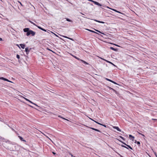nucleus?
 I'll return each mask as SVG.
<instances>
[{
	"instance_id": "nucleus-1",
	"label": "nucleus",
	"mask_w": 157,
	"mask_h": 157,
	"mask_svg": "<svg viewBox=\"0 0 157 157\" xmlns=\"http://www.w3.org/2000/svg\"><path fill=\"white\" fill-rule=\"evenodd\" d=\"M23 31L25 32H26V35L29 36L30 35H31L32 36H34L36 34L35 32L30 30L29 28H25L23 29Z\"/></svg>"
},
{
	"instance_id": "nucleus-2",
	"label": "nucleus",
	"mask_w": 157,
	"mask_h": 157,
	"mask_svg": "<svg viewBox=\"0 0 157 157\" xmlns=\"http://www.w3.org/2000/svg\"><path fill=\"white\" fill-rule=\"evenodd\" d=\"M16 146L15 144H11L10 146V149L11 150H15L16 149Z\"/></svg>"
},
{
	"instance_id": "nucleus-3",
	"label": "nucleus",
	"mask_w": 157,
	"mask_h": 157,
	"mask_svg": "<svg viewBox=\"0 0 157 157\" xmlns=\"http://www.w3.org/2000/svg\"><path fill=\"white\" fill-rule=\"evenodd\" d=\"M31 48H30L29 49L28 47L26 48H25V51L26 52V53L27 54H28L30 51L31 50Z\"/></svg>"
},
{
	"instance_id": "nucleus-4",
	"label": "nucleus",
	"mask_w": 157,
	"mask_h": 157,
	"mask_svg": "<svg viewBox=\"0 0 157 157\" xmlns=\"http://www.w3.org/2000/svg\"><path fill=\"white\" fill-rule=\"evenodd\" d=\"M101 59H103V60L107 62H108V63H110V64H111L113 65L114 66L116 67V66L115 65H114V64H113L111 62L109 61H108V60H106V59H103L102 58H101Z\"/></svg>"
},
{
	"instance_id": "nucleus-5",
	"label": "nucleus",
	"mask_w": 157,
	"mask_h": 157,
	"mask_svg": "<svg viewBox=\"0 0 157 157\" xmlns=\"http://www.w3.org/2000/svg\"><path fill=\"white\" fill-rule=\"evenodd\" d=\"M93 2L94 3V4H95L98 5V6H101V5L99 3H98V2H97L96 1H93Z\"/></svg>"
},
{
	"instance_id": "nucleus-6",
	"label": "nucleus",
	"mask_w": 157,
	"mask_h": 157,
	"mask_svg": "<svg viewBox=\"0 0 157 157\" xmlns=\"http://www.w3.org/2000/svg\"><path fill=\"white\" fill-rule=\"evenodd\" d=\"M114 128L116 129L118 131L121 132V130L117 126H114L113 127Z\"/></svg>"
},
{
	"instance_id": "nucleus-7",
	"label": "nucleus",
	"mask_w": 157,
	"mask_h": 157,
	"mask_svg": "<svg viewBox=\"0 0 157 157\" xmlns=\"http://www.w3.org/2000/svg\"><path fill=\"white\" fill-rule=\"evenodd\" d=\"M129 136L130 139L131 140L133 141L134 137L133 136H132L131 135H129Z\"/></svg>"
},
{
	"instance_id": "nucleus-8",
	"label": "nucleus",
	"mask_w": 157,
	"mask_h": 157,
	"mask_svg": "<svg viewBox=\"0 0 157 157\" xmlns=\"http://www.w3.org/2000/svg\"><path fill=\"white\" fill-rule=\"evenodd\" d=\"M18 137L19 138V139L22 141L26 142V140L23 139V138L21 136H18Z\"/></svg>"
},
{
	"instance_id": "nucleus-9",
	"label": "nucleus",
	"mask_w": 157,
	"mask_h": 157,
	"mask_svg": "<svg viewBox=\"0 0 157 157\" xmlns=\"http://www.w3.org/2000/svg\"><path fill=\"white\" fill-rule=\"evenodd\" d=\"M90 128L92 129V130H94L96 131H97V132H101V131H100V130H99L98 129H96V128H91V127H90Z\"/></svg>"
},
{
	"instance_id": "nucleus-10",
	"label": "nucleus",
	"mask_w": 157,
	"mask_h": 157,
	"mask_svg": "<svg viewBox=\"0 0 157 157\" xmlns=\"http://www.w3.org/2000/svg\"><path fill=\"white\" fill-rule=\"evenodd\" d=\"M63 37H64V38H67V39H68L70 40H71L72 41H74V40L72 39V38H69L67 36H62Z\"/></svg>"
},
{
	"instance_id": "nucleus-11",
	"label": "nucleus",
	"mask_w": 157,
	"mask_h": 157,
	"mask_svg": "<svg viewBox=\"0 0 157 157\" xmlns=\"http://www.w3.org/2000/svg\"><path fill=\"white\" fill-rule=\"evenodd\" d=\"M93 20L96 22H97L100 23H105V22L103 21H100L97 20L96 19H94Z\"/></svg>"
},
{
	"instance_id": "nucleus-12",
	"label": "nucleus",
	"mask_w": 157,
	"mask_h": 157,
	"mask_svg": "<svg viewBox=\"0 0 157 157\" xmlns=\"http://www.w3.org/2000/svg\"><path fill=\"white\" fill-rule=\"evenodd\" d=\"M20 45L22 49H24L25 47V45L23 44H20Z\"/></svg>"
},
{
	"instance_id": "nucleus-13",
	"label": "nucleus",
	"mask_w": 157,
	"mask_h": 157,
	"mask_svg": "<svg viewBox=\"0 0 157 157\" xmlns=\"http://www.w3.org/2000/svg\"><path fill=\"white\" fill-rule=\"evenodd\" d=\"M80 61L83 63L84 64H89L87 63L86 62V61L82 60V59H81L80 60Z\"/></svg>"
},
{
	"instance_id": "nucleus-14",
	"label": "nucleus",
	"mask_w": 157,
	"mask_h": 157,
	"mask_svg": "<svg viewBox=\"0 0 157 157\" xmlns=\"http://www.w3.org/2000/svg\"><path fill=\"white\" fill-rule=\"evenodd\" d=\"M25 99L26 100V101H29L30 102H31V103H32V104H34V105H36V106H37V105H36V104H34V103H33L32 101H30L29 100V99H27V98H25Z\"/></svg>"
},
{
	"instance_id": "nucleus-15",
	"label": "nucleus",
	"mask_w": 157,
	"mask_h": 157,
	"mask_svg": "<svg viewBox=\"0 0 157 157\" xmlns=\"http://www.w3.org/2000/svg\"><path fill=\"white\" fill-rule=\"evenodd\" d=\"M86 29V30H87L89 31H90V32H92V33H97L96 32H95V31H93L92 30H90V29Z\"/></svg>"
},
{
	"instance_id": "nucleus-16",
	"label": "nucleus",
	"mask_w": 157,
	"mask_h": 157,
	"mask_svg": "<svg viewBox=\"0 0 157 157\" xmlns=\"http://www.w3.org/2000/svg\"><path fill=\"white\" fill-rule=\"evenodd\" d=\"M135 143H136L139 146H140V142L139 141H137L136 140H135Z\"/></svg>"
},
{
	"instance_id": "nucleus-17",
	"label": "nucleus",
	"mask_w": 157,
	"mask_h": 157,
	"mask_svg": "<svg viewBox=\"0 0 157 157\" xmlns=\"http://www.w3.org/2000/svg\"><path fill=\"white\" fill-rule=\"evenodd\" d=\"M110 49H112V50H113L115 51H117V49L115 48L112 47H110Z\"/></svg>"
},
{
	"instance_id": "nucleus-18",
	"label": "nucleus",
	"mask_w": 157,
	"mask_h": 157,
	"mask_svg": "<svg viewBox=\"0 0 157 157\" xmlns=\"http://www.w3.org/2000/svg\"><path fill=\"white\" fill-rule=\"evenodd\" d=\"M98 124H99V125H102V126L105 127H108V126H107V125H106L103 124H101L100 123H98Z\"/></svg>"
},
{
	"instance_id": "nucleus-19",
	"label": "nucleus",
	"mask_w": 157,
	"mask_h": 157,
	"mask_svg": "<svg viewBox=\"0 0 157 157\" xmlns=\"http://www.w3.org/2000/svg\"><path fill=\"white\" fill-rule=\"evenodd\" d=\"M4 81H7V82H12L10 81L8 79H7V78H4Z\"/></svg>"
},
{
	"instance_id": "nucleus-20",
	"label": "nucleus",
	"mask_w": 157,
	"mask_h": 157,
	"mask_svg": "<svg viewBox=\"0 0 157 157\" xmlns=\"http://www.w3.org/2000/svg\"><path fill=\"white\" fill-rule=\"evenodd\" d=\"M73 56L75 58V59H78V60H81V59H79V58H78V57H77L76 56Z\"/></svg>"
},
{
	"instance_id": "nucleus-21",
	"label": "nucleus",
	"mask_w": 157,
	"mask_h": 157,
	"mask_svg": "<svg viewBox=\"0 0 157 157\" xmlns=\"http://www.w3.org/2000/svg\"><path fill=\"white\" fill-rule=\"evenodd\" d=\"M108 7V8H109V9H110L112 10H113V11H115V12H118V11H117V10H115V9H111V8H109V7Z\"/></svg>"
},
{
	"instance_id": "nucleus-22",
	"label": "nucleus",
	"mask_w": 157,
	"mask_h": 157,
	"mask_svg": "<svg viewBox=\"0 0 157 157\" xmlns=\"http://www.w3.org/2000/svg\"><path fill=\"white\" fill-rule=\"evenodd\" d=\"M105 79L106 80H107V81H109V82H113V81H112V80H110V79H108V78H105Z\"/></svg>"
},
{
	"instance_id": "nucleus-23",
	"label": "nucleus",
	"mask_w": 157,
	"mask_h": 157,
	"mask_svg": "<svg viewBox=\"0 0 157 157\" xmlns=\"http://www.w3.org/2000/svg\"><path fill=\"white\" fill-rule=\"evenodd\" d=\"M94 30L97 32H98V33H101V34H104V33H102L100 31L98 30H97V29H94Z\"/></svg>"
},
{
	"instance_id": "nucleus-24",
	"label": "nucleus",
	"mask_w": 157,
	"mask_h": 157,
	"mask_svg": "<svg viewBox=\"0 0 157 157\" xmlns=\"http://www.w3.org/2000/svg\"><path fill=\"white\" fill-rule=\"evenodd\" d=\"M66 20L68 21H69V22H72V20H71L70 19H69L68 18H66Z\"/></svg>"
},
{
	"instance_id": "nucleus-25",
	"label": "nucleus",
	"mask_w": 157,
	"mask_h": 157,
	"mask_svg": "<svg viewBox=\"0 0 157 157\" xmlns=\"http://www.w3.org/2000/svg\"><path fill=\"white\" fill-rule=\"evenodd\" d=\"M127 146L131 149H132V148L130 146L127 144Z\"/></svg>"
},
{
	"instance_id": "nucleus-26",
	"label": "nucleus",
	"mask_w": 157,
	"mask_h": 157,
	"mask_svg": "<svg viewBox=\"0 0 157 157\" xmlns=\"http://www.w3.org/2000/svg\"><path fill=\"white\" fill-rule=\"evenodd\" d=\"M121 146L122 147H124V148H127V149H128V148L127 147H126V146H124V145H121Z\"/></svg>"
},
{
	"instance_id": "nucleus-27",
	"label": "nucleus",
	"mask_w": 157,
	"mask_h": 157,
	"mask_svg": "<svg viewBox=\"0 0 157 157\" xmlns=\"http://www.w3.org/2000/svg\"><path fill=\"white\" fill-rule=\"evenodd\" d=\"M119 141H120V142H121L123 144H124L126 146H127V144L123 142V141H121V140H119Z\"/></svg>"
},
{
	"instance_id": "nucleus-28",
	"label": "nucleus",
	"mask_w": 157,
	"mask_h": 157,
	"mask_svg": "<svg viewBox=\"0 0 157 157\" xmlns=\"http://www.w3.org/2000/svg\"><path fill=\"white\" fill-rule=\"evenodd\" d=\"M32 24H33V25H34L36 26H37V25H36L33 22L31 21H29Z\"/></svg>"
},
{
	"instance_id": "nucleus-29",
	"label": "nucleus",
	"mask_w": 157,
	"mask_h": 157,
	"mask_svg": "<svg viewBox=\"0 0 157 157\" xmlns=\"http://www.w3.org/2000/svg\"><path fill=\"white\" fill-rule=\"evenodd\" d=\"M16 57H17V59H20V56L19 55H18V54H17V56H16Z\"/></svg>"
},
{
	"instance_id": "nucleus-30",
	"label": "nucleus",
	"mask_w": 157,
	"mask_h": 157,
	"mask_svg": "<svg viewBox=\"0 0 157 157\" xmlns=\"http://www.w3.org/2000/svg\"><path fill=\"white\" fill-rule=\"evenodd\" d=\"M58 117H61V118H63V119H64V120H67V119H65V118H64L62 117L61 116H60V115H59V116H58Z\"/></svg>"
},
{
	"instance_id": "nucleus-31",
	"label": "nucleus",
	"mask_w": 157,
	"mask_h": 157,
	"mask_svg": "<svg viewBox=\"0 0 157 157\" xmlns=\"http://www.w3.org/2000/svg\"><path fill=\"white\" fill-rule=\"evenodd\" d=\"M113 91L115 93V94H118L117 92L115 90H113Z\"/></svg>"
},
{
	"instance_id": "nucleus-32",
	"label": "nucleus",
	"mask_w": 157,
	"mask_h": 157,
	"mask_svg": "<svg viewBox=\"0 0 157 157\" xmlns=\"http://www.w3.org/2000/svg\"><path fill=\"white\" fill-rule=\"evenodd\" d=\"M109 90H112L113 91V90H114V89H113V88H112L111 87H109Z\"/></svg>"
},
{
	"instance_id": "nucleus-33",
	"label": "nucleus",
	"mask_w": 157,
	"mask_h": 157,
	"mask_svg": "<svg viewBox=\"0 0 157 157\" xmlns=\"http://www.w3.org/2000/svg\"><path fill=\"white\" fill-rule=\"evenodd\" d=\"M120 137L121 138L122 140H125V139H124V137H122V136H120Z\"/></svg>"
},
{
	"instance_id": "nucleus-34",
	"label": "nucleus",
	"mask_w": 157,
	"mask_h": 157,
	"mask_svg": "<svg viewBox=\"0 0 157 157\" xmlns=\"http://www.w3.org/2000/svg\"><path fill=\"white\" fill-rule=\"evenodd\" d=\"M39 29H42V27H41L40 26H36Z\"/></svg>"
},
{
	"instance_id": "nucleus-35",
	"label": "nucleus",
	"mask_w": 157,
	"mask_h": 157,
	"mask_svg": "<svg viewBox=\"0 0 157 157\" xmlns=\"http://www.w3.org/2000/svg\"><path fill=\"white\" fill-rule=\"evenodd\" d=\"M4 78H4V77H0V79L3 80H4Z\"/></svg>"
},
{
	"instance_id": "nucleus-36",
	"label": "nucleus",
	"mask_w": 157,
	"mask_h": 157,
	"mask_svg": "<svg viewBox=\"0 0 157 157\" xmlns=\"http://www.w3.org/2000/svg\"><path fill=\"white\" fill-rule=\"evenodd\" d=\"M91 120L93 121H94V122H96V123L98 124V123H99V122H97V121H94V120H93L92 119H91Z\"/></svg>"
},
{
	"instance_id": "nucleus-37",
	"label": "nucleus",
	"mask_w": 157,
	"mask_h": 157,
	"mask_svg": "<svg viewBox=\"0 0 157 157\" xmlns=\"http://www.w3.org/2000/svg\"><path fill=\"white\" fill-rule=\"evenodd\" d=\"M69 154L71 156V157H75V156H73V155L70 152L69 153Z\"/></svg>"
},
{
	"instance_id": "nucleus-38",
	"label": "nucleus",
	"mask_w": 157,
	"mask_h": 157,
	"mask_svg": "<svg viewBox=\"0 0 157 157\" xmlns=\"http://www.w3.org/2000/svg\"><path fill=\"white\" fill-rule=\"evenodd\" d=\"M112 82V83H114V84H117L116 83V82H114V81H113V82Z\"/></svg>"
},
{
	"instance_id": "nucleus-39",
	"label": "nucleus",
	"mask_w": 157,
	"mask_h": 157,
	"mask_svg": "<svg viewBox=\"0 0 157 157\" xmlns=\"http://www.w3.org/2000/svg\"><path fill=\"white\" fill-rule=\"evenodd\" d=\"M18 2H19V3H20V5H21V6H23L22 4V3H21L20 2L18 1Z\"/></svg>"
},
{
	"instance_id": "nucleus-40",
	"label": "nucleus",
	"mask_w": 157,
	"mask_h": 157,
	"mask_svg": "<svg viewBox=\"0 0 157 157\" xmlns=\"http://www.w3.org/2000/svg\"><path fill=\"white\" fill-rule=\"evenodd\" d=\"M117 13H121V14H122L121 12H120L119 11H118V12H117Z\"/></svg>"
},
{
	"instance_id": "nucleus-41",
	"label": "nucleus",
	"mask_w": 157,
	"mask_h": 157,
	"mask_svg": "<svg viewBox=\"0 0 157 157\" xmlns=\"http://www.w3.org/2000/svg\"><path fill=\"white\" fill-rule=\"evenodd\" d=\"M47 49L49 50V51H52L51 50H50V49H49V48H47Z\"/></svg>"
},
{
	"instance_id": "nucleus-42",
	"label": "nucleus",
	"mask_w": 157,
	"mask_h": 157,
	"mask_svg": "<svg viewBox=\"0 0 157 157\" xmlns=\"http://www.w3.org/2000/svg\"><path fill=\"white\" fill-rule=\"evenodd\" d=\"M114 45H115V46H118V47H120V46H119V45H117V44H114Z\"/></svg>"
},
{
	"instance_id": "nucleus-43",
	"label": "nucleus",
	"mask_w": 157,
	"mask_h": 157,
	"mask_svg": "<svg viewBox=\"0 0 157 157\" xmlns=\"http://www.w3.org/2000/svg\"><path fill=\"white\" fill-rule=\"evenodd\" d=\"M89 1H90V2H93V1H93L92 0H88Z\"/></svg>"
},
{
	"instance_id": "nucleus-44",
	"label": "nucleus",
	"mask_w": 157,
	"mask_h": 157,
	"mask_svg": "<svg viewBox=\"0 0 157 157\" xmlns=\"http://www.w3.org/2000/svg\"><path fill=\"white\" fill-rule=\"evenodd\" d=\"M11 129H12V130L13 131H15V130H14V129H13V128H11Z\"/></svg>"
},
{
	"instance_id": "nucleus-45",
	"label": "nucleus",
	"mask_w": 157,
	"mask_h": 157,
	"mask_svg": "<svg viewBox=\"0 0 157 157\" xmlns=\"http://www.w3.org/2000/svg\"><path fill=\"white\" fill-rule=\"evenodd\" d=\"M43 31H44L45 32H46V30L45 29H43Z\"/></svg>"
},
{
	"instance_id": "nucleus-46",
	"label": "nucleus",
	"mask_w": 157,
	"mask_h": 157,
	"mask_svg": "<svg viewBox=\"0 0 157 157\" xmlns=\"http://www.w3.org/2000/svg\"><path fill=\"white\" fill-rule=\"evenodd\" d=\"M141 135L142 136H144V137H145V136H144V134H141Z\"/></svg>"
},
{
	"instance_id": "nucleus-47",
	"label": "nucleus",
	"mask_w": 157,
	"mask_h": 157,
	"mask_svg": "<svg viewBox=\"0 0 157 157\" xmlns=\"http://www.w3.org/2000/svg\"><path fill=\"white\" fill-rule=\"evenodd\" d=\"M52 153L54 154V155H55L56 154V153L54 152H52Z\"/></svg>"
},
{
	"instance_id": "nucleus-48",
	"label": "nucleus",
	"mask_w": 157,
	"mask_h": 157,
	"mask_svg": "<svg viewBox=\"0 0 157 157\" xmlns=\"http://www.w3.org/2000/svg\"><path fill=\"white\" fill-rule=\"evenodd\" d=\"M155 155L156 156V157H157V155H156V152H155Z\"/></svg>"
},
{
	"instance_id": "nucleus-49",
	"label": "nucleus",
	"mask_w": 157,
	"mask_h": 157,
	"mask_svg": "<svg viewBox=\"0 0 157 157\" xmlns=\"http://www.w3.org/2000/svg\"><path fill=\"white\" fill-rule=\"evenodd\" d=\"M2 38H0V40L2 41Z\"/></svg>"
},
{
	"instance_id": "nucleus-50",
	"label": "nucleus",
	"mask_w": 157,
	"mask_h": 157,
	"mask_svg": "<svg viewBox=\"0 0 157 157\" xmlns=\"http://www.w3.org/2000/svg\"><path fill=\"white\" fill-rule=\"evenodd\" d=\"M81 14H82V15H84V14L82 13H81Z\"/></svg>"
},
{
	"instance_id": "nucleus-51",
	"label": "nucleus",
	"mask_w": 157,
	"mask_h": 157,
	"mask_svg": "<svg viewBox=\"0 0 157 157\" xmlns=\"http://www.w3.org/2000/svg\"><path fill=\"white\" fill-rule=\"evenodd\" d=\"M138 133H139V134L141 135V134H142V133H140V132H139Z\"/></svg>"
},
{
	"instance_id": "nucleus-52",
	"label": "nucleus",
	"mask_w": 157,
	"mask_h": 157,
	"mask_svg": "<svg viewBox=\"0 0 157 157\" xmlns=\"http://www.w3.org/2000/svg\"><path fill=\"white\" fill-rule=\"evenodd\" d=\"M43 28H42V29H41V30H43Z\"/></svg>"
},
{
	"instance_id": "nucleus-53",
	"label": "nucleus",
	"mask_w": 157,
	"mask_h": 157,
	"mask_svg": "<svg viewBox=\"0 0 157 157\" xmlns=\"http://www.w3.org/2000/svg\"><path fill=\"white\" fill-rule=\"evenodd\" d=\"M55 35L56 36H57L56 35V34H55Z\"/></svg>"
},
{
	"instance_id": "nucleus-54",
	"label": "nucleus",
	"mask_w": 157,
	"mask_h": 157,
	"mask_svg": "<svg viewBox=\"0 0 157 157\" xmlns=\"http://www.w3.org/2000/svg\"><path fill=\"white\" fill-rule=\"evenodd\" d=\"M152 120H156V119H152Z\"/></svg>"
},
{
	"instance_id": "nucleus-55",
	"label": "nucleus",
	"mask_w": 157,
	"mask_h": 157,
	"mask_svg": "<svg viewBox=\"0 0 157 157\" xmlns=\"http://www.w3.org/2000/svg\"><path fill=\"white\" fill-rule=\"evenodd\" d=\"M122 157H123L122 156Z\"/></svg>"
}]
</instances>
